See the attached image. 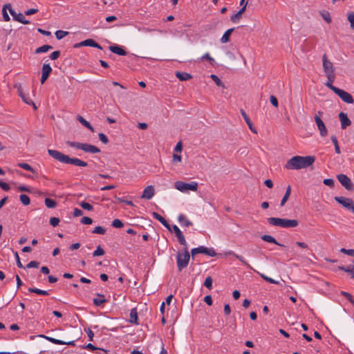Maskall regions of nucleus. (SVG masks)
Segmentation results:
<instances>
[{
  "label": "nucleus",
  "instance_id": "2eb2a0df",
  "mask_svg": "<svg viewBox=\"0 0 354 354\" xmlns=\"http://www.w3.org/2000/svg\"><path fill=\"white\" fill-rule=\"evenodd\" d=\"M173 230L178 239V241L179 243L183 246H187V241L185 240V238L183 234V232L180 231V230L178 228V226L176 225H174L172 226Z\"/></svg>",
  "mask_w": 354,
  "mask_h": 354
},
{
  "label": "nucleus",
  "instance_id": "79ce46f5",
  "mask_svg": "<svg viewBox=\"0 0 354 354\" xmlns=\"http://www.w3.org/2000/svg\"><path fill=\"white\" fill-rule=\"evenodd\" d=\"M330 139H331L332 142L334 144L335 152L337 154H339L341 153V151H340V148L339 147L337 139L336 136H332L330 137Z\"/></svg>",
  "mask_w": 354,
  "mask_h": 354
},
{
  "label": "nucleus",
  "instance_id": "393cba45",
  "mask_svg": "<svg viewBox=\"0 0 354 354\" xmlns=\"http://www.w3.org/2000/svg\"><path fill=\"white\" fill-rule=\"evenodd\" d=\"M178 221L182 226L189 227L193 225V223L183 214H180L178 216Z\"/></svg>",
  "mask_w": 354,
  "mask_h": 354
},
{
  "label": "nucleus",
  "instance_id": "39448f33",
  "mask_svg": "<svg viewBox=\"0 0 354 354\" xmlns=\"http://www.w3.org/2000/svg\"><path fill=\"white\" fill-rule=\"evenodd\" d=\"M225 255H232V256H234L235 258L239 259L242 263H243L248 268H249L250 270H252L254 272H256L258 274H259L261 277L262 279H263L265 281H266L267 282H269L270 283H274V284H278L279 283V281H275L274 279H273L266 276V274H262V273H259L257 270H254L252 268V267L245 260L243 257H242L241 255H239V254H236L233 251L230 250V251H228V252H225Z\"/></svg>",
  "mask_w": 354,
  "mask_h": 354
},
{
  "label": "nucleus",
  "instance_id": "4d7b16f0",
  "mask_svg": "<svg viewBox=\"0 0 354 354\" xmlns=\"http://www.w3.org/2000/svg\"><path fill=\"white\" fill-rule=\"evenodd\" d=\"M205 254L208 255L209 257H215L216 255V252L213 248H205Z\"/></svg>",
  "mask_w": 354,
  "mask_h": 354
},
{
  "label": "nucleus",
  "instance_id": "5701e85b",
  "mask_svg": "<svg viewBox=\"0 0 354 354\" xmlns=\"http://www.w3.org/2000/svg\"><path fill=\"white\" fill-rule=\"evenodd\" d=\"M326 76L327 77V82L325 83V85L335 93V90L338 89L337 87L333 85V83L335 80V75H328Z\"/></svg>",
  "mask_w": 354,
  "mask_h": 354
},
{
  "label": "nucleus",
  "instance_id": "a18cd8bd",
  "mask_svg": "<svg viewBox=\"0 0 354 354\" xmlns=\"http://www.w3.org/2000/svg\"><path fill=\"white\" fill-rule=\"evenodd\" d=\"M347 20L350 23V27L351 29H354V12H349L347 14Z\"/></svg>",
  "mask_w": 354,
  "mask_h": 354
},
{
  "label": "nucleus",
  "instance_id": "58836bf2",
  "mask_svg": "<svg viewBox=\"0 0 354 354\" xmlns=\"http://www.w3.org/2000/svg\"><path fill=\"white\" fill-rule=\"evenodd\" d=\"M205 247L200 246L198 248H193L191 250V253L192 256H194L197 254H205Z\"/></svg>",
  "mask_w": 354,
  "mask_h": 354
},
{
  "label": "nucleus",
  "instance_id": "338daca9",
  "mask_svg": "<svg viewBox=\"0 0 354 354\" xmlns=\"http://www.w3.org/2000/svg\"><path fill=\"white\" fill-rule=\"evenodd\" d=\"M201 59L209 61L212 65L213 64V62H214V59L209 55V53H205L203 55Z\"/></svg>",
  "mask_w": 354,
  "mask_h": 354
},
{
  "label": "nucleus",
  "instance_id": "4468645a",
  "mask_svg": "<svg viewBox=\"0 0 354 354\" xmlns=\"http://www.w3.org/2000/svg\"><path fill=\"white\" fill-rule=\"evenodd\" d=\"M315 121L317 126L318 130L319 131L321 136H326L328 135V130L321 118H319V115H315Z\"/></svg>",
  "mask_w": 354,
  "mask_h": 354
},
{
  "label": "nucleus",
  "instance_id": "e2e57ef3",
  "mask_svg": "<svg viewBox=\"0 0 354 354\" xmlns=\"http://www.w3.org/2000/svg\"><path fill=\"white\" fill-rule=\"evenodd\" d=\"M270 103L276 108L278 107L279 106V104H278V100L277 99V97L274 96V95H270Z\"/></svg>",
  "mask_w": 354,
  "mask_h": 354
},
{
  "label": "nucleus",
  "instance_id": "37998d69",
  "mask_svg": "<svg viewBox=\"0 0 354 354\" xmlns=\"http://www.w3.org/2000/svg\"><path fill=\"white\" fill-rule=\"evenodd\" d=\"M210 77L218 86H221L223 88H225V85L223 84L222 81L218 78V77L217 75L212 74L210 75Z\"/></svg>",
  "mask_w": 354,
  "mask_h": 354
},
{
  "label": "nucleus",
  "instance_id": "5fc2aeb1",
  "mask_svg": "<svg viewBox=\"0 0 354 354\" xmlns=\"http://www.w3.org/2000/svg\"><path fill=\"white\" fill-rule=\"evenodd\" d=\"M112 226L115 228H121L124 226V224L120 220L114 219L112 222Z\"/></svg>",
  "mask_w": 354,
  "mask_h": 354
},
{
  "label": "nucleus",
  "instance_id": "bf43d9fd",
  "mask_svg": "<svg viewBox=\"0 0 354 354\" xmlns=\"http://www.w3.org/2000/svg\"><path fill=\"white\" fill-rule=\"evenodd\" d=\"M81 223L85 225H91L93 223V220L90 217L84 216L81 219Z\"/></svg>",
  "mask_w": 354,
  "mask_h": 354
},
{
  "label": "nucleus",
  "instance_id": "72a5a7b5",
  "mask_svg": "<svg viewBox=\"0 0 354 354\" xmlns=\"http://www.w3.org/2000/svg\"><path fill=\"white\" fill-rule=\"evenodd\" d=\"M28 291L30 292L35 293V294L40 295H49L48 291L38 289L36 288H29Z\"/></svg>",
  "mask_w": 354,
  "mask_h": 354
},
{
  "label": "nucleus",
  "instance_id": "ddd939ff",
  "mask_svg": "<svg viewBox=\"0 0 354 354\" xmlns=\"http://www.w3.org/2000/svg\"><path fill=\"white\" fill-rule=\"evenodd\" d=\"M9 12L10 15L12 16L13 19L19 21L23 24H30V21L28 20H26L24 15L22 13H17L11 7V6H9Z\"/></svg>",
  "mask_w": 354,
  "mask_h": 354
},
{
  "label": "nucleus",
  "instance_id": "6e6d98bb",
  "mask_svg": "<svg viewBox=\"0 0 354 354\" xmlns=\"http://www.w3.org/2000/svg\"><path fill=\"white\" fill-rule=\"evenodd\" d=\"M204 286L208 289H212V279L211 277H207L204 282Z\"/></svg>",
  "mask_w": 354,
  "mask_h": 354
},
{
  "label": "nucleus",
  "instance_id": "473e14b6",
  "mask_svg": "<svg viewBox=\"0 0 354 354\" xmlns=\"http://www.w3.org/2000/svg\"><path fill=\"white\" fill-rule=\"evenodd\" d=\"M291 194V187L290 185H288L287 187H286V193L283 196V197L282 198L281 201V203H280V205L281 207H283L286 203L287 202L288 198L290 197V195Z\"/></svg>",
  "mask_w": 354,
  "mask_h": 354
},
{
  "label": "nucleus",
  "instance_id": "864d4df0",
  "mask_svg": "<svg viewBox=\"0 0 354 354\" xmlns=\"http://www.w3.org/2000/svg\"><path fill=\"white\" fill-rule=\"evenodd\" d=\"M98 137H99L100 140L102 143H104V144H105V145H106V144H108V143H109V139H108L107 136H106L104 133H100L98 134Z\"/></svg>",
  "mask_w": 354,
  "mask_h": 354
},
{
  "label": "nucleus",
  "instance_id": "f257e3e1",
  "mask_svg": "<svg viewBox=\"0 0 354 354\" xmlns=\"http://www.w3.org/2000/svg\"><path fill=\"white\" fill-rule=\"evenodd\" d=\"M315 160L314 156H295L289 159L285 165L287 169H301L306 168L313 164Z\"/></svg>",
  "mask_w": 354,
  "mask_h": 354
},
{
  "label": "nucleus",
  "instance_id": "c03bdc74",
  "mask_svg": "<svg viewBox=\"0 0 354 354\" xmlns=\"http://www.w3.org/2000/svg\"><path fill=\"white\" fill-rule=\"evenodd\" d=\"M83 348H86L92 351H102L104 353H106V351L102 348H100L97 347H95L94 345H93L91 343H88V344L83 346Z\"/></svg>",
  "mask_w": 354,
  "mask_h": 354
},
{
  "label": "nucleus",
  "instance_id": "0e129e2a",
  "mask_svg": "<svg viewBox=\"0 0 354 354\" xmlns=\"http://www.w3.org/2000/svg\"><path fill=\"white\" fill-rule=\"evenodd\" d=\"M324 184L329 186L330 187H333L334 186V180L332 178H326L323 181Z\"/></svg>",
  "mask_w": 354,
  "mask_h": 354
},
{
  "label": "nucleus",
  "instance_id": "9d476101",
  "mask_svg": "<svg viewBox=\"0 0 354 354\" xmlns=\"http://www.w3.org/2000/svg\"><path fill=\"white\" fill-rule=\"evenodd\" d=\"M337 178L341 185L348 191L354 190L353 184L351 180L345 174H341L337 176Z\"/></svg>",
  "mask_w": 354,
  "mask_h": 354
},
{
  "label": "nucleus",
  "instance_id": "ea45409f",
  "mask_svg": "<svg viewBox=\"0 0 354 354\" xmlns=\"http://www.w3.org/2000/svg\"><path fill=\"white\" fill-rule=\"evenodd\" d=\"M319 13L322 15L324 20H325L328 24L331 23V17L329 12L323 10L321 11Z\"/></svg>",
  "mask_w": 354,
  "mask_h": 354
},
{
  "label": "nucleus",
  "instance_id": "09e8293b",
  "mask_svg": "<svg viewBox=\"0 0 354 354\" xmlns=\"http://www.w3.org/2000/svg\"><path fill=\"white\" fill-rule=\"evenodd\" d=\"M21 99L23 100V101H24L25 103H26V104H32V105L33 106L34 109H37V106H36V105L35 104V103L32 101V100H31V99H30L29 97H26V96L25 95V94L22 95L21 96Z\"/></svg>",
  "mask_w": 354,
  "mask_h": 354
},
{
  "label": "nucleus",
  "instance_id": "20e7f679",
  "mask_svg": "<svg viewBox=\"0 0 354 354\" xmlns=\"http://www.w3.org/2000/svg\"><path fill=\"white\" fill-rule=\"evenodd\" d=\"M66 144L68 146L71 147H74L78 149H81L84 152L91 153H97L100 152V149L92 145L87 143H82L77 142H72V141H66Z\"/></svg>",
  "mask_w": 354,
  "mask_h": 354
},
{
  "label": "nucleus",
  "instance_id": "a878e982",
  "mask_svg": "<svg viewBox=\"0 0 354 354\" xmlns=\"http://www.w3.org/2000/svg\"><path fill=\"white\" fill-rule=\"evenodd\" d=\"M77 120L86 128L88 129L91 132H94V129L89 122L86 120L82 116L78 115L77 116Z\"/></svg>",
  "mask_w": 354,
  "mask_h": 354
},
{
  "label": "nucleus",
  "instance_id": "2f4dec72",
  "mask_svg": "<svg viewBox=\"0 0 354 354\" xmlns=\"http://www.w3.org/2000/svg\"><path fill=\"white\" fill-rule=\"evenodd\" d=\"M138 313L136 308H132L130 312V319L129 322L132 324H138Z\"/></svg>",
  "mask_w": 354,
  "mask_h": 354
},
{
  "label": "nucleus",
  "instance_id": "49530a36",
  "mask_svg": "<svg viewBox=\"0 0 354 354\" xmlns=\"http://www.w3.org/2000/svg\"><path fill=\"white\" fill-rule=\"evenodd\" d=\"M105 254V252L104 249L100 246L98 245L96 248V250L93 252V257H98V256H102Z\"/></svg>",
  "mask_w": 354,
  "mask_h": 354
},
{
  "label": "nucleus",
  "instance_id": "6ab92c4d",
  "mask_svg": "<svg viewBox=\"0 0 354 354\" xmlns=\"http://www.w3.org/2000/svg\"><path fill=\"white\" fill-rule=\"evenodd\" d=\"M241 113L250 131L254 133H257L256 128L253 126L252 121L250 120V118L248 117L245 111L243 109H241Z\"/></svg>",
  "mask_w": 354,
  "mask_h": 354
},
{
  "label": "nucleus",
  "instance_id": "4be33fe9",
  "mask_svg": "<svg viewBox=\"0 0 354 354\" xmlns=\"http://www.w3.org/2000/svg\"><path fill=\"white\" fill-rule=\"evenodd\" d=\"M247 4L248 1L245 2V5L240 9L239 12L231 17L230 20L233 23H236L241 19L242 14L245 11Z\"/></svg>",
  "mask_w": 354,
  "mask_h": 354
},
{
  "label": "nucleus",
  "instance_id": "f704fd0d",
  "mask_svg": "<svg viewBox=\"0 0 354 354\" xmlns=\"http://www.w3.org/2000/svg\"><path fill=\"white\" fill-rule=\"evenodd\" d=\"M45 205L48 208H55L57 205V203L53 199L49 198H46L44 201Z\"/></svg>",
  "mask_w": 354,
  "mask_h": 354
},
{
  "label": "nucleus",
  "instance_id": "c756f323",
  "mask_svg": "<svg viewBox=\"0 0 354 354\" xmlns=\"http://www.w3.org/2000/svg\"><path fill=\"white\" fill-rule=\"evenodd\" d=\"M176 76L180 80V81H186L192 79V75L189 73H185V72H176Z\"/></svg>",
  "mask_w": 354,
  "mask_h": 354
},
{
  "label": "nucleus",
  "instance_id": "423d86ee",
  "mask_svg": "<svg viewBox=\"0 0 354 354\" xmlns=\"http://www.w3.org/2000/svg\"><path fill=\"white\" fill-rule=\"evenodd\" d=\"M189 259L190 255L188 251L187 246H185L183 252H178L176 256L177 267L178 271H182L184 268H185L187 266Z\"/></svg>",
  "mask_w": 354,
  "mask_h": 354
},
{
  "label": "nucleus",
  "instance_id": "13d9d810",
  "mask_svg": "<svg viewBox=\"0 0 354 354\" xmlns=\"http://www.w3.org/2000/svg\"><path fill=\"white\" fill-rule=\"evenodd\" d=\"M340 252L342 253H344V254H348L349 256H351V257H354V250L353 249H345V248H342L340 250Z\"/></svg>",
  "mask_w": 354,
  "mask_h": 354
},
{
  "label": "nucleus",
  "instance_id": "f8f14e48",
  "mask_svg": "<svg viewBox=\"0 0 354 354\" xmlns=\"http://www.w3.org/2000/svg\"><path fill=\"white\" fill-rule=\"evenodd\" d=\"M39 337L44 338V339H47L48 341H49L50 342L55 344L68 345V346H73L75 345V342L73 340L65 342V341L57 339H55V338H53L51 337L46 336L44 335H40Z\"/></svg>",
  "mask_w": 354,
  "mask_h": 354
},
{
  "label": "nucleus",
  "instance_id": "a19ab883",
  "mask_svg": "<svg viewBox=\"0 0 354 354\" xmlns=\"http://www.w3.org/2000/svg\"><path fill=\"white\" fill-rule=\"evenodd\" d=\"M19 199L21 203L24 205H28L30 203V199L26 194H21L19 196Z\"/></svg>",
  "mask_w": 354,
  "mask_h": 354
},
{
  "label": "nucleus",
  "instance_id": "680f3d73",
  "mask_svg": "<svg viewBox=\"0 0 354 354\" xmlns=\"http://www.w3.org/2000/svg\"><path fill=\"white\" fill-rule=\"evenodd\" d=\"M39 266V263L38 261H32L26 265V268H38Z\"/></svg>",
  "mask_w": 354,
  "mask_h": 354
},
{
  "label": "nucleus",
  "instance_id": "0eeeda50",
  "mask_svg": "<svg viewBox=\"0 0 354 354\" xmlns=\"http://www.w3.org/2000/svg\"><path fill=\"white\" fill-rule=\"evenodd\" d=\"M174 186L176 189L180 192H186L187 190L196 191L198 187L196 182L186 183L183 181H176Z\"/></svg>",
  "mask_w": 354,
  "mask_h": 354
},
{
  "label": "nucleus",
  "instance_id": "052dcab7",
  "mask_svg": "<svg viewBox=\"0 0 354 354\" xmlns=\"http://www.w3.org/2000/svg\"><path fill=\"white\" fill-rule=\"evenodd\" d=\"M50 224L53 226V227H56L59 225V218H57V217H51L50 218Z\"/></svg>",
  "mask_w": 354,
  "mask_h": 354
},
{
  "label": "nucleus",
  "instance_id": "69168bd1",
  "mask_svg": "<svg viewBox=\"0 0 354 354\" xmlns=\"http://www.w3.org/2000/svg\"><path fill=\"white\" fill-rule=\"evenodd\" d=\"M0 187L6 192L9 191L10 189V185L8 183L3 182L1 180H0Z\"/></svg>",
  "mask_w": 354,
  "mask_h": 354
},
{
  "label": "nucleus",
  "instance_id": "c9c22d12",
  "mask_svg": "<svg viewBox=\"0 0 354 354\" xmlns=\"http://www.w3.org/2000/svg\"><path fill=\"white\" fill-rule=\"evenodd\" d=\"M52 48H53L52 46L46 44V45H44V46H41L37 48L35 50V53L39 54V53H46Z\"/></svg>",
  "mask_w": 354,
  "mask_h": 354
},
{
  "label": "nucleus",
  "instance_id": "b1692460",
  "mask_svg": "<svg viewBox=\"0 0 354 354\" xmlns=\"http://www.w3.org/2000/svg\"><path fill=\"white\" fill-rule=\"evenodd\" d=\"M82 44H84V46H91L100 50L102 49V47L93 39H88L82 41Z\"/></svg>",
  "mask_w": 354,
  "mask_h": 354
},
{
  "label": "nucleus",
  "instance_id": "9b49d317",
  "mask_svg": "<svg viewBox=\"0 0 354 354\" xmlns=\"http://www.w3.org/2000/svg\"><path fill=\"white\" fill-rule=\"evenodd\" d=\"M335 93L337 95L342 99V100L346 103L353 104L354 102V100L352 95L349 93L342 89L338 88V89L335 90Z\"/></svg>",
  "mask_w": 354,
  "mask_h": 354
},
{
  "label": "nucleus",
  "instance_id": "4c0bfd02",
  "mask_svg": "<svg viewBox=\"0 0 354 354\" xmlns=\"http://www.w3.org/2000/svg\"><path fill=\"white\" fill-rule=\"evenodd\" d=\"M9 6H11V5L10 3L6 4L2 9V15H3V20L5 21H8L10 19V16L8 15L7 10H6L7 8L9 9Z\"/></svg>",
  "mask_w": 354,
  "mask_h": 354
},
{
  "label": "nucleus",
  "instance_id": "aec40b11",
  "mask_svg": "<svg viewBox=\"0 0 354 354\" xmlns=\"http://www.w3.org/2000/svg\"><path fill=\"white\" fill-rule=\"evenodd\" d=\"M152 216L154 218L158 220L160 223H161L169 231L171 232V225L168 223V222L158 213L152 212Z\"/></svg>",
  "mask_w": 354,
  "mask_h": 354
},
{
  "label": "nucleus",
  "instance_id": "cd10ccee",
  "mask_svg": "<svg viewBox=\"0 0 354 354\" xmlns=\"http://www.w3.org/2000/svg\"><path fill=\"white\" fill-rule=\"evenodd\" d=\"M261 239L263 240L264 241L274 243V244H276L281 247H284V245L278 243L277 241L273 236H272L270 235H267V234L263 235L261 236Z\"/></svg>",
  "mask_w": 354,
  "mask_h": 354
},
{
  "label": "nucleus",
  "instance_id": "dca6fc26",
  "mask_svg": "<svg viewBox=\"0 0 354 354\" xmlns=\"http://www.w3.org/2000/svg\"><path fill=\"white\" fill-rule=\"evenodd\" d=\"M52 72V68L49 64L44 63L42 66V75L41 77V83L43 84L48 78Z\"/></svg>",
  "mask_w": 354,
  "mask_h": 354
},
{
  "label": "nucleus",
  "instance_id": "1a4fd4ad",
  "mask_svg": "<svg viewBox=\"0 0 354 354\" xmlns=\"http://www.w3.org/2000/svg\"><path fill=\"white\" fill-rule=\"evenodd\" d=\"M322 64L326 75H335L333 64L328 59L326 54H324L322 56Z\"/></svg>",
  "mask_w": 354,
  "mask_h": 354
},
{
  "label": "nucleus",
  "instance_id": "8fccbe9b",
  "mask_svg": "<svg viewBox=\"0 0 354 354\" xmlns=\"http://www.w3.org/2000/svg\"><path fill=\"white\" fill-rule=\"evenodd\" d=\"M341 295L344 296L351 302V304L354 306V299L350 293L345 291H342Z\"/></svg>",
  "mask_w": 354,
  "mask_h": 354
},
{
  "label": "nucleus",
  "instance_id": "3c124183",
  "mask_svg": "<svg viewBox=\"0 0 354 354\" xmlns=\"http://www.w3.org/2000/svg\"><path fill=\"white\" fill-rule=\"evenodd\" d=\"M105 232H106V229L102 226H97L93 230V233H95V234H104Z\"/></svg>",
  "mask_w": 354,
  "mask_h": 354
},
{
  "label": "nucleus",
  "instance_id": "6e6552de",
  "mask_svg": "<svg viewBox=\"0 0 354 354\" xmlns=\"http://www.w3.org/2000/svg\"><path fill=\"white\" fill-rule=\"evenodd\" d=\"M335 201L354 214V201L350 198L335 196Z\"/></svg>",
  "mask_w": 354,
  "mask_h": 354
},
{
  "label": "nucleus",
  "instance_id": "e433bc0d",
  "mask_svg": "<svg viewBox=\"0 0 354 354\" xmlns=\"http://www.w3.org/2000/svg\"><path fill=\"white\" fill-rule=\"evenodd\" d=\"M17 166L21 167V168H22V169H25V170L30 171L32 174H35L36 173V171L30 165H28V163L20 162V163L17 164Z\"/></svg>",
  "mask_w": 354,
  "mask_h": 354
},
{
  "label": "nucleus",
  "instance_id": "f03ea898",
  "mask_svg": "<svg viewBox=\"0 0 354 354\" xmlns=\"http://www.w3.org/2000/svg\"><path fill=\"white\" fill-rule=\"evenodd\" d=\"M47 151L50 157L59 161L60 162L83 167H85L88 165V163L82 160L77 158H71L69 156L66 155L59 151L54 149H48Z\"/></svg>",
  "mask_w": 354,
  "mask_h": 354
},
{
  "label": "nucleus",
  "instance_id": "c85d7f7f",
  "mask_svg": "<svg viewBox=\"0 0 354 354\" xmlns=\"http://www.w3.org/2000/svg\"><path fill=\"white\" fill-rule=\"evenodd\" d=\"M97 296L100 297L99 298H94L93 301L95 306H100L102 304L106 303L107 300L104 298V295L102 294L97 293Z\"/></svg>",
  "mask_w": 354,
  "mask_h": 354
},
{
  "label": "nucleus",
  "instance_id": "de8ad7c7",
  "mask_svg": "<svg viewBox=\"0 0 354 354\" xmlns=\"http://www.w3.org/2000/svg\"><path fill=\"white\" fill-rule=\"evenodd\" d=\"M68 35V32L67 31H64V30H57L55 32V36H56V38L59 40L62 39V38H64L65 36Z\"/></svg>",
  "mask_w": 354,
  "mask_h": 354
},
{
  "label": "nucleus",
  "instance_id": "603ef678",
  "mask_svg": "<svg viewBox=\"0 0 354 354\" xmlns=\"http://www.w3.org/2000/svg\"><path fill=\"white\" fill-rule=\"evenodd\" d=\"M80 205L81 206V207H82L83 209H86V210H88V211H91L93 209V207L88 203H86L84 201H82L80 203Z\"/></svg>",
  "mask_w": 354,
  "mask_h": 354
},
{
  "label": "nucleus",
  "instance_id": "a211bd4d",
  "mask_svg": "<svg viewBox=\"0 0 354 354\" xmlns=\"http://www.w3.org/2000/svg\"><path fill=\"white\" fill-rule=\"evenodd\" d=\"M155 194L154 187L152 185H149L143 191L142 198L151 199Z\"/></svg>",
  "mask_w": 354,
  "mask_h": 354
},
{
  "label": "nucleus",
  "instance_id": "bb28decb",
  "mask_svg": "<svg viewBox=\"0 0 354 354\" xmlns=\"http://www.w3.org/2000/svg\"><path fill=\"white\" fill-rule=\"evenodd\" d=\"M261 239L263 240L264 241L274 243V244H276L281 247H284V245L278 243L277 241L273 236H272L270 235H267V234L263 235L261 236Z\"/></svg>",
  "mask_w": 354,
  "mask_h": 354
},
{
  "label": "nucleus",
  "instance_id": "774afa93",
  "mask_svg": "<svg viewBox=\"0 0 354 354\" xmlns=\"http://www.w3.org/2000/svg\"><path fill=\"white\" fill-rule=\"evenodd\" d=\"M59 56H60V51H59V50H55V51L53 52V53L50 55V58L52 60H55V59H57Z\"/></svg>",
  "mask_w": 354,
  "mask_h": 354
},
{
  "label": "nucleus",
  "instance_id": "7c9ffc66",
  "mask_svg": "<svg viewBox=\"0 0 354 354\" xmlns=\"http://www.w3.org/2000/svg\"><path fill=\"white\" fill-rule=\"evenodd\" d=\"M234 28H232L227 30L221 39V41L223 44L227 43L230 41V37Z\"/></svg>",
  "mask_w": 354,
  "mask_h": 354
},
{
  "label": "nucleus",
  "instance_id": "7ed1b4c3",
  "mask_svg": "<svg viewBox=\"0 0 354 354\" xmlns=\"http://www.w3.org/2000/svg\"><path fill=\"white\" fill-rule=\"evenodd\" d=\"M268 223L273 226H278L283 228L295 227L299 222L295 219H287L276 217H270L268 218Z\"/></svg>",
  "mask_w": 354,
  "mask_h": 354
},
{
  "label": "nucleus",
  "instance_id": "412c9836",
  "mask_svg": "<svg viewBox=\"0 0 354 354\" xmlns=\"http://www.w3.org/2000/svg\"><path fill=\"white\" fill-rule=\"evenodd\" d=\"M109 48L112 53L118 55L124 56L127 54V51L124 50L123 48L119 45L110 46Z\"/></svg>",
  "mask_w": 354,
  "mask_h": 354
},
{
  "label": "nucleus",
  "instance_id": "f3484780",
  "mask_svg": "<svg viewBox=\"0 0 354 354\" xmlns=\"http://www.w3.org/2000/svg\"><path fill=\"white\" fill-rule=\"evenodd\" d=\"M339 118L341 122V127L342 129H345L347 127L350 126L351 122L348 118L347 114L343 112L339 113Z\"/></svg>",
  "mask_w": 354,
  "mask_h": 354
}]
</instances>
